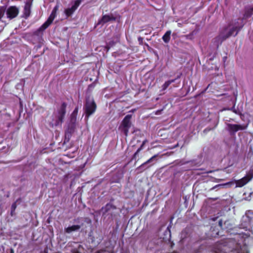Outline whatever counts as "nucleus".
Returning <instances> with one entry per match:
<instances>
[{
  "label": "nucleus",
  "mask_w": 253,
  "mask_h": 253,
  "mask_svg": "<svg viewBox=\"0 0 253 253\" xmlns=\"http://www.w3.org/2000/svg\"><path fill=\"white\" fill-rule=\"evenodd\" d=\"M213 253H250L248 246L235 243L233 247H229L225 244H216L212 248Z\"/></svg>",
  "instance_id": "nucleus-1"
},
{
  "label": "nucleus",
  "mask_w": 253,
  "mask_h": 253,
  "mask_svg": "<svg viewBox=\"0 0 253 253\" xmlns=\"http://www.w3.org/2000/svg\"><path fill=\"white\" fill-rule=\"evenodd\" d=\"M66 104L62 103L54 111L49 122L51 126L54 127L61 125L66 114Z\"/></svg>",
  "instance_id": "nucleus-2"
},
{
  "label": "nucleus",
  "mask_w": 253,
  "mask_h": 253,
  "mask_svg": "<svg viewBox=\"0 0 253 253\" xmlns=\"http://www.w3.org/2000/svg\"><path fill=\"white\" fill-rule=\"evenodd\" d=\"M96 109V105L93 97L91 95L86 96L85 103L84 107L85 119H88V117L95 112Z\"/></svg>",
  "instance_id": "nucleus-3"
},
{
  "label": "nucleus",
  "mask_w": 253,
  "mask_h": 253,
  "mask_svg": "<svg viewBox=\"0 0 253 253\" xmlns=\"http://www.w3.org/2000/svg\"><path fill=\"white\" fill-rule=\"evenodd\" d=\"M132 118V115H126L122 120L120 126L119 127V129L121 132L123 133L126 137H127L128 134L129 129L132 126L131 119Z\"/></svg>",
  "instance_id": "nucleus-4"
},
{
  "label": "nucleus",
  "mask_w": 253,
  "mask_h": 253,
  "mask_svg": "<svg viewBox=\"0 0 253 253\" xmlns=\"http://www.w3.org/2000/svg\"><path fill=\"white\" fill-rule=\"evenodd\" d=\"M243 25L240 26H234L229 30L228 33L223 36H219L216 38V40H220L221 42L232 36H236L241 29L243 28Z\"/></svg>",
  "instance_id": "nucleus-5"
},
{
  "label": "nucleus",
  "mask_w": 253,
  "mask_h": 253,
  "mask_svg": "<svg viewBox=\"0 0 253 253\" xmlns=\"http://www.w3.org/2000/svg\"><path fill=\"white\" fill-rule=\"evenodd\" d=\"M58 5H56L52 9V12L47 20L41 27V29H46L53 22L56 16V12L58 9Z\"/></svg>",
  "instance_id": "nucleus-6"
},
{
  "label": "nucleus",
  "mask_w": 253,
  "mask_h": 253,
  "mask_svg": "<svg viewBox=\"0 0 253 253\" xmlns=\"http://www.w3.org/2000/svg\"><path fill=\"white\" fill-rule=\"evenodd\" d=\"M158 154H155L149 159L147 161L142 164L139 167L137 168V169H140L142 170H144L151 166H153L155 162L157 161V157Z\"/></svg>",
  "instance_id": "nucleus-7"
},
{
  "label": "nucleus",
  "mask_w": 253,
  "mask_h": 253,
  "mask_svg": "<svg viewBox=\"0 0 253 253\" xmlns=\"http://www.w3.org/2000/svg\"><path fill=\"white\" fill-rule=\"evenodd\" d=\"M82 0H75L72 2L71 7L68 8L65 10V13L67 17L70 16L79 6Z\"/></svg>",
  "instance_id": "nucleus-8"
},
{
  "label": "nucleus",
  "mask_w": 253,
  "mask_h": 253,
  "mask_svg": "<svg viewBox=\"0 0 253 253\" xmlns=\"http://www.w3.org/2000/svg\"><path fill=\"white\" fill-rule=\"evenodd\" d=\"M227 126L228 130L231 134L234 133L240 130H244L246 128L245 126L237 124H228Z\"/></svg>",
  "instance_id": "nucleus-9"
},
{
  "label": "nucleus",
  "mask_w": 253,
  "mask_h": 253,
  "mask_svg": "<svg viewBox=\"0 0 253 253\" xmlns=\"http://www.w3.org/2000/svg\"><path fill=\"white\" fill-rule=\"evenodd\" d=\"M19 12L18 9L15 6H10L6 10L7 17L12 19L17 16Z\"/></svg>",
  "instance_id": "nucleus-10"
},
{
  "label": "nucleus",
  "mask_w": 253,
  "mask_h": 253,
  "mask_svg": "<svg viewBox=\"0 0 253 253\" xmlns=\"http://www.w3.org/2000/svg\"><path fill=\"white\" fill-rule=\"evenodd\" d=\"M101 212L104 218L109 219L111 217V204H107L105 207L101 209Z\"/></svg>",
  "instance_id": "nucleus-11"
},
{
  "label": "nucleus",
  "mask_w": 253,
  "mask_h": 253,
  "mask_svg": "<svg viewBox=\"0 0 253 253\" xmlns=\"http://www.w3.org/2000/svg\"><path fill=\"white\" fill-rule=\"evenodd\" d=\"M82 225L83 223L79 225H74L71 226H69L67 228H65L64 231L66 233L69 234L72 232L78 231Z\"/></svg>",
  "instance_id": "nucleus-12"
},
{
  "label": "nucleus",
  "mask_w": 253,
  "mask_h": 253,
  "mask_svg": "<svg viewBox=\"0 0 253 253\" xmlns=\"http://www.w3.org/2000/svg\"><path fill=\"white\" fill-rule=\"evenodd\" d=\"M31 5L32 3L29 2H27L25 3L23 11L24 17L25 18H27L30 15Z\"/></svg>",
  "instance_id": "nucleus-13"
},
{
  "label": "nucleus",
  "mask_w": 253,
  "mask_h": 253,
  "mask_svg": "<svg viewBox=\"0 0 253 253\" xmlns=\"http://www.w3.org/2000/svg\"><path fill=\"white\" fill-rule=\"evenodd\" d=\"M253 14V6L251 8H246L243 15V19H247L251 17Z\"/></svg>",
  "instance_id": "nucleus-14"
},
{
  "label": "nucleus",
  "mask_w": 253,
  "mask_h": 253,
  "mask_svg": "<svg viewBox=\"0 0 253 253\" xmlns=\"http://www.w3.org/2000/svg\"><path fill=\"white\" fill-rule=\"evenodd\" d=\"M97 77H96V79H95L94 82L92 84H89L88 86L87 89L86 90V96L91 95L90 93H91L93 89H94V88L97 83Z\"/></svg>",
  "instance_id": "nucleus-15"
},
{
  "label": "nucleus",
  "mask_w": 253,
  "mask_h": 253,
  "mask_svg": "<svg viewBox=\"0 0 253 253\" xmlns=\"http://www.w3.org/2000/svg\"><path fill=\"white\" fill-rule=\"evenodd\" d=\"M171 31H167L163 35L162 39L165 43H168L170 40Z\"/></svg>",
  "instance_id": "nucleus-16"
},
{
  "label": "nucleus",
  "mask_w": 253,
  "mask_h": 253,
  "mask_svg": "<svg viewBox=\"0 0 253 253\" xmlns=\"http://www.w3.org/2000/svg\"><path fill=\"white\" fill-rule=\"evenodd\" d=\"M176 79L168 80L162 85V90L164 91L169 86V85L173 83H174Z\"/></svg>",
  "instance_id": "nucleus-17"
},
{
  "label": "nucleus",
  "mask_w": 253,
  "mask_h": 253,
  "mask_svg": "<svg viewBox=\"0 0 253 253\" xmlns=\"http://www.w3.org/2000/svg\"><path fill=\"white\" fill-rule=\"evenodd\" d=\"M147 141L146 140H145L143 141L142 143L140 145V146L137 149V151L135 152V153L133 154L132 160L136 159L137 156L138 155V153L143 149V147Z\"/></svg>",
  "instance_id": "nucleus-18"
},
{
  "label": "nucleus",
  "mask_w": 253,
  "mask_h": 253,
  "mask_svg": "<svg viewBox=\"0 0 253 253\" xmlns=\"http://www.w3.org/2000/svg\"><path fill=\"white\" fill-rule=\"evenodd\" d=\"M249 181L247 179V178L244 176L241 179L237 181L236 184L239 187H243L245 185H246Z\"/></svg>",
  "instance_id": "nucleus-19"
},
{
  "label": "nucleus",
  "mask_w": 253,
  "mask_h": 253,
  "mask_svg": "<svg viewBox=\"0 0 253 253\" xmlns=\"http://www.w3.org/2000/svg\"><path fill=\"white\" fill-rule=\"evenodd\" d=\"M111 20V17L109 15H104L102 19L99 21L98 24H103Z\"/></svg>",
  "instance_id": "nucleus-20"
},
{
  "label": "nucleus",
  "mask_w": 253,
  "mask_h": 253,
  "mask_svg": "<svg viewBox=\"0 0 253 253\" xmlns=\"http://www.w3.org/2000/svg\"><path fill=\"white\" fill-rule=\"evenodd\" d=\"M245 177L249 181H251L253 178V169L250 170Z\"/></svg>",
  "instance_id": "nucleus-21"
},
{
  "label": "nucleus",
  "mask_w": 253,
  "mask_h": 253,
  "mask_svg": "<svg viewBox=\"0 0 253 253\" xmlns=\"http://www.w3.org/2000/svg\"><path fill=\"white\" fill-rule=\"evenodd\" d=\"M5 11V9L3 7H0V19L3 16Z\"/></svg>",
  "instance_id": "nucleus-22"
},
{
  "label": "nucleus",
  "mask_w": 253,
  "mask_h": 253,
  "mask_svg": "<svg viewBox=\"0 0 253 253\" xmlns=\"http://www.w3.org/2000/svg\"><path fill=\"white\" fill-rule=\"evenodd\" d=\"M111 19H112V23L113 22V21H117L118 22H119L120 21V17H114L112 15V17H111Z\"/></svg>",
  "instance_id": "nucleus-23"
},
{
  "label": "nucleus",
  "mask_w": 253,
  "mask_h": 253,
  "mask_svg": "<svg viewBox=\"0 0 253 253\" xmlns=\"http://www.w3.org/2000/svg\"><path fill=\"white\" fill-rule=\"evenodd\" d=\"M96 253H111V252L109 250H102L98 251Z\"/></svg>",
  "instance_id": "nucleus-24"
},
{
  "label": "nucleus",
  "mask_w": 253,
  "mask_h": 253,
  "mask_svg": "<svg viewBox=\"0 0 253 253\" xmlns=\"http://www.w3.org/2000/svg\"><path fill=\"white\" fill-rule=\"evenodd\" d=\"M16 208V205L15 203H13L11 206V214L12 215V212L15 211Z\"/></svg>",
  "instance_id": "nucleus-25"
},
{
  "label": "nucleus",
  "mask_w": 253,
  "mask_h": 253,
  "mask_svg": "<svg viewBox=\"0 0 253 253\" xmlns=\"http://www.w3.org/2000/svg\"><path fill=\"white\" fill-rule=\"evenodd\" d=\"M138 41L139 43L140 44H143V38H142V37H138Z\"/></svg>",
  "instance_id": "nucleus-26"
},
{
  "label": "nucleus",
  "mask_w": 253,
  "mask_h": 253,
  "mask_svg": "<svg viewBox=\"0 0 253 253\" xmlns=\"http://www.w3.org/2000/svg\"><path fill=\"white\" fill-rule=\"evenodd\" d=\"M220 186V185H215V186L213 187L211 189H215V188H216V187H218V186Z\"/></svg>",
  "instance_id": "nucleus-27"
},
{
  "label": "nucleus",
  "mask_w": 253,
  "mask_h": 253,
  "mask_svg": "<svg viewBox=\"0 0 253 253\" xmlns=\"http://www.w3.org/2000/svg\"><path fill=\"white\" fill-rule=\"evenodd\" d=\"M210 199L212 200V201H216L217 200L218 198L217 197V198H210Z\"/></svg>",
  "instance_id": "nucleus-28"
},
{
  "label": "nucleus",
  "mask_w": 253,
  "mask_h": 253,
  "mask_svg": "<svg viewBox=\"0 0 253 253\" xmlns=\"http://www.w3.org/2000/svg\"><path fill=\"white\" fill-rule=\"evenodd\" d=\"M226 59H227V57L226 56H225V57H223V60H224V61L226 60Z\"/></svg>",
  "instance_id": "nucleus-29"
},
{
  "label": "nucleus",
  "mask_w": 253,
  "mask_h": 253,
  "mask_svg": "<svg viewBox=\"0 0 253 253\" xmlns=\"http://www.w3.org/2000/svg\"><path fill=\"white\" fill-rule=\"evenodd\" d=\"M112 253H113V252H112ZM121 253H129L128 252H127V251H125V252H122Z\"/></svg>",
  "instance_id": "nucleus-30"
},
{
  "label": "nucleus",
  "mask_w": 253,
  "mask_h": 253,
  "mask_svg": "<svg viewBox=\"0 0 253 253\" xmlns=\"http://www.w3.org/2000/svg\"><path fill=\"white\" fill-rule=\"evenodd\" d=\"M211 129V128H209V129H208V128H206V129H205L204 130V131H206L207 130H210Z\"/></svg>",
  "instance_id": "nucleus-31"
},
{
  "label": "nucleus",
  "mask_w": 253,
  "mask_h": 253,
  "mask_svg": "<svg viewBox=\"0 0 253 253\" xmlns=\"http://www.w3.org/2000/svg\"><path fill=\"white\" fill-rule=\"evenodd\" d=\"M180 78V76H178L176 79V80Z\"/></svg>",
  "instance_id": "nucleus-32"
},
{
  "label": "nucleus",
  "mask_w": 253,
  "mask_h": 253,
  "mask_svg": "<svg viewBox=\"0 0 253 253\" xmlns=\"http://www.w3.org/2000/svg\"><path fill=\"white\" fill-rule=\"evenodd\" d=\"M13 253V250H11V253Z\"/></svg>",
  "instance_id": "nucleus-33"
},
{
  "label": "nucleus",
  "mask_w": 253,
  "mask_h": 253,
  "mask_svg": "<svg viewBox=\"0 0 253 253\" xmlns=\"http://www.w3.org/2000/svg\"><path fill=\"white\" fill-rule=\"evenodd\" d=\"M113 234H114V233H112V234H111L112 237L113 236Z\"/></svg>",
  "instance_id": "nucleus-34"
}]
</instances>
